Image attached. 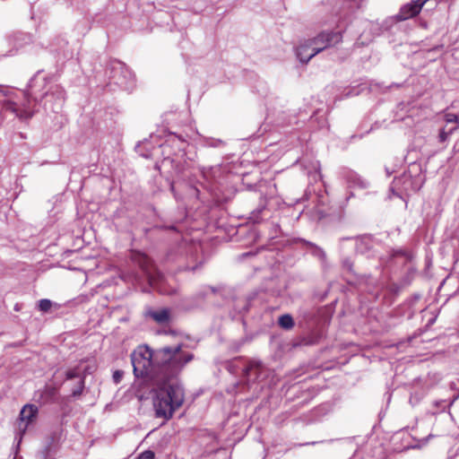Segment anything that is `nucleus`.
I'll use <instances>...</instances> for the list:
<instances>
[{"mask_svg": "<svg viewBox=\"0 0 459 459\" xmlns=\"http://www.w3.org/2000/svg\"><path fill=\"white\" fill-rule=\"evenodd\" d=\"M182 348L183 344L178 343L153 351L147 345H140L131 354L134 376L146 378L153 385V406L157 418L170 419L185 401L184 389L178 376L194 359V354Z\"/></svg>", "mask_w": 459, "mask_h": 459, "instance_id": "1", "label": "nucleus"}, {"mask_svg": "<svg viewBox=\"0 0 459 459\" xmlns=\"http://www.w3.org/2000/svg\"><path fill=\"white\" fill-rule=\"evenodd\" d=\"M49 78L39 71L30 81L29 90L22 91L23 100H5L3 103L2 111L10 112L21 120H27L32 117L35 110L33 105L40 100L45 99L44 107L53 112H58L65 101V91L60 85L53 84L48 86Z\"/></svg>", "mask_w": 459, "mask_h": 459, "instance_id": "2", "label": "nucleus"}, {"mask_svg": "<svg viewBox=\"0 0 459 459\" xmlns=\"http://www.w3.org/2000/svg\"><path fill=\"white\" fill-rule=\"evenodd\" d=\"M342 39L338 31L322 32L314 39L297 47L296 56L301 63L306 64L324 49L341 42Z\"/></svg>", "mask_w": 459, "mask_h": 459, "instance_id": "3", "label": "nucleus"}, {"mask_svg": "<svg viewBox=\"0 0 459 459\" xmlns=\"http://www.w3.org/2000/svg\"><path fill=\"white\" fill-rule=\"evenodd\" d=\"M424 181L425 177L420 173V168L413 166L393 180L390 191L394 195L404 199V196L419 191L422 187Z\"/></svg>", "mask_w": 459, "mask_h": 459, "instance_id": "4", "label": "nucleus"}, {"mask_svg": "<svg viewBox=\"0 0 459 459\" xmlns=\"http://www.w3.org/2000/svg\"><path fill=\"white\" fill-rule=\"evenodd\" d=\"M109 83H113L125 91H131L134 87V75L122 62L112 60L109 63Z\"/></svg>", "mask_w": 459, "mask_h": 459, "instance_id": "5", "label": "nucleus"}, {"mask_svg": "<svg viewBox=\"0 0 459 459\" xmlns=\"http://www.w3.org/2000/svg\"><path fill=\"white\" fill-rule=\"evenodd\" d=\"M243 374L249 383L260 382L269 375V369L259 360H249L243 368Z\"/></svg>", "mask_w": 459, "mask_h": 459, "instance_id": "6", "label": "nucleus"}, {"mask_svg": "<svg viewBox=\"0 0 459 459\" xmlns=\"http://www.w3.org/2000/svg\"><path fill=\"white\" fill-rule=\"evenodd\" d=\"M149 258L146 255L141 257L140 265L143 268L150 285L158 290L160 292H164L161 289V283L163 282V274L151 267H149Z\"/></svg>", "mask_w": 459, "mask_h": 459, "instance_id": "7", "label": "nucleus"}, {"mask_svg": "<svg viewBox=\"0 0 459 459\" xmlns=\"http://www.w3.org/2000/svg\"><path fill=\"white\" fill-rule=\"evenodd\" d=\"M186 143L181 136L171 134L170 138L167 140L162 145L163 153H168L169 156L173 154L175 156H184Z\"/></svg>", "mask_w": 459, "mask_h": 459, "instance_id": "8", "label": "nucleus"}, {"mask_svg": "<svg viewBox=\"0 0 459 459\" xmlns=\"http://www.w3.org/2000/svg\"><path fill=\"white\" fill-rule=\"evenodd\" d=\"M38 414V407L33 404H26L23 406L20 412V422H19V431L24 433L31 422L34 421L36 416Z\"/></svg>", "mask_w": 459, "mask_h": 459, "instance_id": "9", "label": "nucleus"}, {"mask_svg": "<svg viewBox=\"0 0 459 459\" xmlns=\"http://www.w3.org/2000/svg\"><path fill=\"white\" fill-rule=\"evenodd\" d=\"M421 8L422 7L416 0H412L401 7L397 13V18L399 21L413 18L420 13Z\"/></svg>", "mask_w": 459, "mask_h": 459, "instance_id": "10", "label": "nucleus"}, {"mask_svg": "<svg viewBox=\"0 0 459 459\" xmlns=\"http://www.w3.org/2000/svg\"><path fill=\"white\" fill-rule=\"evenodd\" d=\"M146 316L160 325L168 323L170 319V313L167 308L149 310L147 311Z\"/></svg>", "mask_w": 459, "mask_h": 459, "instance_id": "11", "label": "nucleus"}, {"mask_svg": "<svg viewBox=\"0 0 459 459\" xmlns=\"http://www.w3.org/2000/svg\"><path fill=\"white\" fill-rule=\"evenodd\" d=\"M13 46L17 48H22L32 42V36L30 33L17 31L11 36Z\"/></svg>", "mask_w": 459, "mask_h": 459, "instance_id": "12", "label": "nucleus"}, {"mask_svg": "<svg viewBox=\"0 0 459 459\" xmlns=\"http://www.w3.org/2000/svg\"><path fill=\"white\" fill-rule=\"evenodd\" d=\"M373 246V241L369 237H363L356 243V250L359 253L364 254L369 250Z\"/></svg>", "mask_w": 459, "mask_h": 459, "instance_id": "13", "label": "nucleus"}, {"mask_svg": "<svg viewBox=\"0 0 459 459\" xmlns=\"http://www.w3.org/2000/svg\"><path fill=\"white\" fill-rule=\"evenodd\" d=\"M278 324L281 328L290 330L294 326V320L290 315L285 314L279 317Z\"/></svg>", "mask_w": 459, "mask_h": 459, "instance_id": "14", "label": "nucleus"}, {"mask_svg": "<svg viewBox=\"0 0 459 459\" xmlns=\"http://www.w3.org/2000/svg\"><path fill=\"white\" fill-rule=\"evenodd\" d=\"M218 289L212 286H203L200 290L196 293L197 297L201 299H205L210 294H215Z\"/></svg>", "mask_w": 459, "mask_h": 459, "instance_id": "15", "label": "nucleus"}, {"mask_svg": "<svg viewBox=\"0 0 459 459\" xmlns=\"http://www.w3.org/2000/svg\"><path fill=\"white\" fill-rule=\"evenodd\" d=\"M84 386H85L84 377H81V379L78 381L76 385L72 390V396L73 397L80 396L83 392Z\"/></svg>", "mask_w": 459, "mask_h": 459, "instance_id": "16", "label": "nucleus"}, {"mask_svg": "<svg viewBox=\"0 0 459 459\" xmlns=\"http://www.w3.org/2000/svg\"><path fill=\"white\" fill-rule=\"evenodd\" d=\"M456 130V126H452L449 129H446V127L442 128L439 132L438 138L439 142L444 143L447 140V138Z\"/></svg>", "mask_w": 459, "mask_h": 459, "instance_id": "17", "label": "nucleus"}, {"mask_svg": "<svg viewBox=\"0 0 459 459\" xmlns=\"http://www.w3.org/2000/svg\"><path fill=\"white\" fill-rule=\"evenodd\" d=\"M81 377H84V376H82L78 368H72V369H69L66 371L65 373V378L66 379H74V378H79V380L81 379Z\"/></svg>", "mask_w": 459, "mask_h": 459, "instance_id": "18", "label": "nucleus"}, {"mask_svg": "<svg viewBox=\"0 0 459 459\" xmlns=\"http://www.w3.org/2000/svg\"><path fill=\"white\" fill-rule=\"evenodd\" d=\"M52 307V301L47 299H40L38 304V307L42 312H48Z\"/></svg>", "mask_w": 459, "mask_h": 459, "instance_id": "19", "label": "nucleus"}, {"mask_svg": "<svg viewBox=\"0 0 459 459\" xmlns=\"http://www.w3.org/2000/svg\"><path fill=\"white\" fill-rule=\"evenodd\" d=\"M445 121L446 124H454V126H458L459 124V117L457 115L453 113H447L445 115Z\"/></svg>", "mask_w": 459, "mask_h": 459, "instance_id": "20", "label": "nucleus"}, {"mask_svg": "<svg viewBox=\"0 0 459 459\" xmlns=\"http://www.w3.org/2000/svg\"><path fill=\"white\" fill-rule=\"evenodd\" d=\"M424 395H425V392H423V391H421L420 393L415 392L414 394H411L410 403L412 405H415L424 397Z\"/></svg>", "mask_w": 459, "mask_h": 459, "instance_id": "21", "label": "nucleus"}, {"mask_svg": "<svg viewBox=\"0 0 459 459\" xmlns=\"http://www.w3.org/2000/svg\"><path fill=\"white\" fill-rule=\"evenodd\" d=\"M264 210V206H260L258 209L253 211L250 215V219L255 222L257 223L260 221V213Z\"/></svg>", "mask_w": 459, "mask_h": 459, "instance_id": "22", "label": "nucleus"}, {"mask_svg": "<svg viewBox=\"0 0 459 459\" xmlns=\"http://www.w3.org/2000/svg\"><path fill=\"white\" fill-rule=\"evenodd\" d=\"M206 145L210 147H221L224 145V142L220 139L210 138L206 141Z\"/></svg>", "mask_w": 459, "mask_h": 459, "instance_id": "23", "label": "nucleus"}, {"mask_svg": "<svg viewBox=\"0 0 459 459\" xmlns=\"http://www.w3.org/2000/svg\"><path fill=\"white\" fill-rule=\"evenodd\" d=\"M307 245L311 246L314 250H313V254L316 255V256H318L320 258H324L325 256V254L324 252V250L318 247H316V245L310 243V242H307Z\"/></svg>", "mask_w": 459, "mask_h": 459, "instance_id": "24", "label": "nucleus"}, {"mask_svg": "<svg viewBox=\"0 0 459 459\" xmlns=\"http://www.w3.org/2000/svg\"><path fill=\"white\" fill-rule=\"evenodd\" d=\"M155 454L152 450H145L142 452L136 459H154Z\"/></svg>", "mask_w": 459, "mask_h": 459, "instance_id": "25", "label": "nucleus"}, {"mask_svg": "<svg viewBox=\"0 0 459 459\" xmlns=\"http://www.w3.org/2000/svg\"><path fill=\"white\" fill-rule=\"evenodd\" d=\"M392 256L393 257L402 256V257H403L404 261L409 259V254L403 249L394 250L392 253Z\"/></svg>", "mask_w": 459, "mask_h": 459, "instance_id": "26", "label": "nucleus"}, {"mask_svg": "<svg viewBox=\"0 0 459 459\" xmlns=\"http://www.w3.org/2000/svg\"><path fill=\"white\" fill-rule=\"evenodd\" d=\"M124 372L122 370H116L113 373V380L116 384H119L123 378Z\"/></svg>", "mask_w": 459, "mask_h": 459, "instance_id": "27", "label": "nucleus"}, {"mask_svg": "<svg viewBox=\"0 0 459 459\" xmlns=\"http://www.w3.org/2000/svg\"><path fill=\"white\" fill-rule=\"evenodd\" d=\"M342 266L346 270H348L349 272H351L352 271V267H353V263L351 262V260L350 258H345L342 261Z\"/></svg>", "mask_w": 459, "mask_h": 459, "instance_id": "28", "label": "nucleus"}, {"mask_svg": "<svg viewBox=\"0 0 459 459\" xmlns=\"http://www.w3.org/2000/svg\"><path fill=\"white\" fill-rule=\"evenodd\" d=\"M171 191L174 192V183L171 184Z\"/></svg>", "mask_w": 459, "mask_h": 459, "instance_id": "29", "label": "nucleus"}, {"mask_svg": "<svg viewBox=\"0 0 459 459\" xmlns=\"http://www.w3.org/2000/svg\"><path fill=\"white\" fill-rule=\"evenodd\" d=\"M325 44L322 42H319L317 46H324Z\"/></svg>", "mask_w": 459, "mask_h": 459, "instance_id": "30", "label": "nucleus"}, {"mask_svg": "<svg viewBox=\"0 0 459 459\" xmlns=\"http://www.w3.org/2000/svg\"><path fill=\"white\" fill-rule=\"evenodd\" d=\"M169 160V157L164 158V161H167Z\"/></svg>", "mask_w": 459, "mask_h": 459, "instance_id": "31", "label": "nucleus"}, {"mask_svg": "<svg viewBox=\"0 0 459 459\" xmlns=\"http://www.w3.org/2000/svg\"><path fill=\"white\" fill-rule=\"evenodd\" d=\"M169 229L170 230H175V226H170Z\"/></svg>", "mask_w": 459, "mask_h": 459, "instance_id": "32", "label": "nucleus"}]
</instances>
